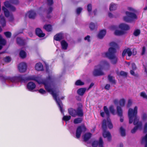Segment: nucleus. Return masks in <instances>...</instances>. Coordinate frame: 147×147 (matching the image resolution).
<instances>
[{"label": "nucleus", "instance_id": "nucleus-4", "mask_svg": "<svg viewBox=\"0 0 147 147\" xmlns=\"http://www.w3.org/2000/svg\"><path fill=\"white\" fill-rule=\"evenodd\" d=\"M125 13L126 16L123 17V19L124 21L127 22H131L137 18L136 14L134 13L126 11Z\"/></svg>", "mask_w": 147, "mask_h": 147}, {"label": "nucleus", "instance_id": "nucleus-50", "mask_svg": "<svg viewBox=\"0 0 147 147\" xmlns=\"http://www.w3.org/2000/svg\"><path fill=\"white\" fill-rule=\"evenodd\" d=\"M108 120V126L109 129H111L113 128V125L112 124L110 119Z\"/></svg>", "mask_w": 147, "mask_h": 147}, {"label": "nucleus", "instance_id": "nucleus-52", "mask_svg": "<svg viewBox=\"0 0 147 147\" xmlns=\"http://www.w3.org/2000/svg\"><path fill=\"white\" fill-rule=\"evenodd\" d=\"M4 3L5 6L8 8H9V7H10L11 5L9 2L8 1H5Z\"/></svg>", "mask_w": 147, "mask_h": 147}, {"label": "nucleus", "instance_id": "nucleus-19", "mask_svg": "<svg viewBox=\"0 0 147 147\" xmlns=\"http://www.w3.org/2000/svg\"><path fill=\"white\" fill-rule=\"evenodd\" d=\"M127 53L129 57L131 56L132 54V52L131 49L129 48L125 49L123 51L122 53V56L124 57L125 54Z\"/></svg>", "mask_w": 147, "mask_h": 147}, {"label": "nucleus", "instance_id": "nucleus-1", "mask_svg": "<svg viewBox=\"0 0 147 147\" xmlns=\"http://www.w3.org/2000/svg\"><path fill=\"white\" fill-rule=\"evenodd\" d=\"M25 75H20L17 76L18 82H22L28 80H34L36 82L39 84H42L44 85L46 90L48 92H50L55 100L57 105L62 113H63V105L62 102L60 99L57 98V95L55 93L51 88V85L55 84V78L51 76H49L45 79L40 80L37 78L32 76L25 77Z\"/></svg>", "mask_w": 147, "mask_h": 147}, {"label": "nucleus", "instance_id": "nucleus-38", "mask_svg": "<svg viewBox=\"0 0 147 147\" xmlns=\"http://www.w3.org/2000/svg\"><path fill=\"white\" fill-rule=\"evenodd\" d=\"M109 109L110 112L113 115H114L115 114V110L114 109L113 105H111L109 108Z\"/></svg>", "mask_w": 147, "mask_h": 147}, {"label": "nucleus", "instance_id": "nucleus-31", "mask_svg": "<svg viewBox=\"0 0 147 147\" xmlns=\"http://www.w3.org/2000/svg\"><path fill=\"white\" fill-rule=\"evenodd\" d=\"M2 9L3 11L5 16L6 17H8L9 16V12L8 9L4 6H3Z\"/></svg>", "mask_w": 147, "mask_h": 147}, {"label": "nucleus", "instance_id": "nucleus-13", "mask_svg": "<svg viewBox=\"0 0 147 147\" xmlns=\"http://www.w3.org/2000/svg\"><path fill=\"white\" fill-rule=\"evenodd\" d=\"M36 34L40 38L44 37L45 34L43 33L42 30L39 28H37L35 30Z\"/></svg>", "mask_w": 147, "mask_h": 147}, {"label": "nucleus", "instance_id": "nucleus-32", "mask_svg": "<svg viewBox=\"0 0 147 147\" xmlns=\"http://www.w3.org/2000/svg\"><path fill=\"white\" fill-rule=\"evenodd\" d=\"M43 28L48 32L51 31L52 30V26L50 24L45 25L43 27Z\"/></svg>", "mask_w": 147, "mask_h": 147}, {"label": "nucleus", "instance_id": "nucleus-55", "mask_svg": "<svg viewBox=\"0 0 147 147\" xmlns=\"http://www.w3.org/2000/svg\"><path fill=\"white\" fill-rule=\"evenodd\" d=\"M53 10V7L51 6L47 10V13L50 14L52 13Z\"/></svg>", "mask_w": 147, "mask_h": 147}, {"label": "nucleus", "instance_id": "nucleus-15", "mask_svg": "<svg viewBox=\"0 0 147 147\" xmlns=\"http://www.w3.org/2000/svg\"><path fill=\"white\" fill-rule=\"evenodd\" d=\"M25 40L19 37L16 38V43L19 46H24L25 45Z\"/></svg>", "mask_w": 147, "mask_h": 147}, {"label": "nucleus", "instance_id": "nucleus-48", "mask_svg": "<svg viewBox=\"0 0 147 147\" xmlns=\"http://www.w3.org/2000/svg\"><path fill=\"white\" fill-rule=\"evenodd\" d=\"M142 120L143 121H146L147 120V114L146 113H143L141 117Z\"/></svg>", "mask_w": 147, "mask_h": 147}, {"label": "nucleus", "instance_id": "nucleus-56", "mask_svg": "<svg viewBox=\"0 0 147 147\" xmlns=\"http://www.w3.org/2000/svg\"><path fill=\"white\" fill-rule=\"evenodd\" d=\"M82 9L80 7H78L76 9V13L77 14H80L81 12Z\"/></svg>", "mask_w": 147, "mask_h": 147}, {"label": "nucleus", "instance_id": "nucleus-54", "mask_svg": "<svg viewBox=\"0 0 147 147\" xmlns=\"http://www.w3.org/2000/svg\"><path fill=\"white\" fill-rule=\"evenodd\" d=\"M143 132L144 133H147V122L145 123L144 125Z\"/></svg>", "mask_w": 147, "mask_h": 147}, {"label": "nucleus", "instance_id": "nucleus-34", "mask_svg": "<svg viewBox=\"0 0 147 147\" xmlns=\"http://www.w3.org/2000/svg\"><path fill=\"white\" fill-rule=\"evenodd\" d=\"M8 79L7 80H9L12 82H18L17 76H14L12 77H7Z\"/></svg>", "mask_w": 147, "mask_h": 147}, {"label": "nucleus", "instance_id": "nucleus-61", "mask_svg": "<svg viewBox=\"0 0 147 147\" xmlns=\"http://www.w3.org/2000/svg\"><path fill=\"white\" fill-rule=\"evenodd\" d=\"M131 65H132V70H136L137 69V67L136 66V65L134 63H132L131 64Z\"/></svg>", "mask_w": 147, "mask_h": 147}, {"label": "nucleus", "instance_id": "nucleus-27", "mask_svg": "<svg viewBox=\"0 0 147 147\" xmlns=\"http://www.w3.org/2000/svg\"><path fill=\"white\" fill-rule=\"evenodd\" d=\"M86 89L85 88H81L79 89L77 91V93L78 95L81 96L84 95Z\"/></svg>", "mask_w": 147, "mask_h": 147}, {"label": "nucleus", "instance_id": "nucleus-64", "mask_svg": "<svg viewBox=\"0 0 147 147\" xmlns=\"http://www.w3.org/2000/svg\"><path fill=\"white\" fill-rule=\"evenodd\" d=\"M90 36L89 35H87L84 38V39L85 40H87L88 42H89L90 41Z\"/></svg>", "mask_w": 147, "mask_h": 147}, {"label": "nucleus", "instance_id": "nucleus-47", "mask_svg": "<svg viewBox=\"0 0 147 147\" xmlns=\"http://www.w3.org/2000/svg\"><path fill=\"white\" fill-rule=\"evenodd\" d=\"M140 30L139 29H137L134 31L133 34L136 36H137L140 34Z\"/></svg>", "mask_w": 147, "mask_h": 147}, {"label": "nucleus", "instance_id": "nucleus-41", "mask_svg": "<svg viewBox=\"0 0 147 147\" xmlns=\"http://www.w3.org/2000/svg\"><path fill=\"white\" fill-rule=\"evenodd\" d=\"M84 82H82L80 80H78L75 82V84L76 86H82L84 84Z\"/></svg>", "mask_w": 147, "mask_h": 147}, {"label": "nucleus", "instance_id": "nucleus-3", "mask_svg": "<svg viewBox=\"0 0 147 147\" xmlns=\"http://www.w3.org/2000/svg\"><path fill=\"white\" fill-rule=\"evenodd\" d=\"M109 45L112 47L109 48L108 51L105 53V55L106 57L112 60L111 63L112 64H116L118 61V58L115 55V54L117 51L116 49L114 48L116 47L117 45L114 42H110Z\"/></svg>", "mask_w": 147, "mask_h": 147}, {"label": "nucleus", "instance_id": "nucleus-51", "mask_svg": "<svg viewBox=\"0 0 147 147\" xmlns=\"http://www.w3.org/2000/svg\"><path fill=\"white\" fill-rule=\"evenodd\" d=\"M10 2L15 5H18L19 3V2L18 0H9Z\"/></svg>", "mask_w": 147, "mask_h": 147}, {"label": "nucleus", "instance_id": "nucleus-14", "mask_svg": "<svg viewBox=\"0 0 147 147\" xmlns=\"http://www.w3.org/2000/svg\"><path fill=\"white\" fill-rule=\"evenodd\" d=\"M103 109L104 112H100V115L102 117H104L105 116V113L107 117V119L109 118L110 116V114L109 110L106 106H105L103 107Z\"/></svg>", "mask_w": 147, "mask_h": 147}, {"label": "nucleus", "instance_id": "nucleus-5", "mask_svg": "<svg viewBox=\"0 0 147 147\" xmlns=\"http://www.w3.org/2000/svg\"><path fill=\"white\" fill-rule=\"evenodd\" d=\"M102 128L103 129L102 135L104 138H107L108 140L110 141L111 139V136L110 133L109 131H107V126L106 121L104 119L102 121Z\"/></svg>", "mask_w": 147, "mask_h": 147}, {"label": "nucleus", "instance_id": "nucleus-57", "mask_svg": "<svg viewBox=\"0 0 147 147\" xmlns=\"http://www.w3.org/2000/svg\"><path fill=\"white\" fill-rule=\"evenodd\" d=\"M47 4L49 6H51L53 5V0H47Z\"/></svg>", "mask_w": 147, "mask_h": 147}, {"label": "nucleus", "instance_id": "nucleus-42", "mask_svg": "<svg viewBox=\"0 0 147 147\" xmlns=\"http://www.w3.org/2000/svg\"><path fill=\"white\" fill-rule=\"evenodd\" d=\"M4 34L6 38H9L11 37V32L9 31L5 32Z\"/></svg>", "mask_w": 147, "mask_h": 147}, {"label": "nucleus", "instance_id": "nucleus-16", "mask_svg": "<svg viewBox=\"0 0 147 147\" xmlns=\"http://www.w3.org/2000/svg\"><path fill=\"white\" fill-rule=\"evenodd\" d=\"M28 14V16L29 18L34 19L36 16V13L33 10H31L26 14V16L27 14Z\"/></svg>", "mask_w": 147, "mask_h": 147}, {"label": "nucleus", "instance_id": "nucleus-23", "mask_svg": "<svg viewBox=\"0 0 147 147\" xmlns=\"http://www.w3.org/2000/svg\"><path fill=\"white\" fill-rule=\"evenodd\" d=\"M6 43V40L3 38L0 35V50L2 48V46L5 45Z\"/></svg>", "mask_w": 147, "mask_h": 147}, {"label": "nucleus", "instance_id": "nucleus-35", "mask_svg": "<svg viewBox=\"0 0 147 147\" xmlns=\"http://www.w3.org/2000/svg\"><path fill=\"white\" fill-rule=\"evenodd\" d=\"M117 7L116 4L112 3L110 5L109 9L110 11L115 10Z\"/></svg>", "mask_w": 147, "mask_h": 147}, {"label": "nucleus", "instance_id": "nucleus-39", "mask_svg": "<svg viewBox=\"0 0 147 147\" xmlns=\"http://www.w3.org/2000/svg\"><path fill=\"white\" fill-rule=\"evenodd\" d=\"M89 28L91 30H93L97 28V26L94 23L91 22L90 24Z\"/></svg>", "mask_w": 147, "mask_h": 147}, {"label": "nucleus", "instance_id": "nucleus-63", "mask_svg": "<svg viewBox=\"0 0 147 147\" xmlns=\"http://www.w3.org/2000/svg\"><path fill=\"white\" fill-rule=\"evenodd\" d=\"M10 9L12 11H14L16 10V8L15 7L11 5V7H9Z\"/></svg>", "mask_w": 147, "mask_h": 147}, {"label": "nucleus", "instance_id": "nucleus-53", "mask_svg": "<svg viewBox=\"0 0 147 147\" xmlns=\"http://www.w3.org/2000/svg\"><path fill=\"white\" fill-rule=\"evenodd\" d=\"M87 10L89 12H91L92 10V7L91 4L90 3L88 4L87 6Z\"/></svg>", "mask_w": 147, "mask_h": 147}, {"label": "nucleus", "instance_id": "nucleus-59", "mask_svg": "<svg viewBox=\"0 0 147 147\" xmlns=\"http://www.w3.org/2000/svg\"><path fill=\"white\" fill-rule=\"evenodd\" d=\"M38 92L39 93L42 94H45L46 92L45 90L42 88H40L38 90Z\"/></svg>", "mask_w": 147, "mask_h": 147}, {"label": "nucleus", "instance_id": "nucleus-18", "mask_svg": "<svg viewBox=\"0 0 147 147\" xmlns=\"http://www.w3.org/2000/svg\"><path fill=\"white\" fill-rule=\"evenodd\" d=\"M69 114L73 117H76V110L73 108H70L68 109Z\"/></svg>", "mask_w": 147, "mask_h": 147}, {"label": "nucleus", "instance_id": "nucleus-29", "mask_svg": "<svg viewBox=\"0 0 147 147\" xmlns=\"http://www.w3.org/2000/svg\"><path fill=\"white\" fill-rule=\"evenodd\" d=\"M61 45L62 49L63 50H66L68 47V44L64 40H62L61 42Z\"/></svg>", "mask_w": 147, "mask_h": 147}, {"label": "nucleus", "instance_id": "nucleus-60", "mask_svg": "<svg viewBox=\"0 0 147 147\" xmlns=\"http://www.w3.org/2000/svg\"><path fill=\"white\" fill-rule=\"evenodd\" d=\"M0 78L2 81H5L8 79L7 76H4L1 75H0Z\"/></svg>", "mask_w": 147, "mask_h": 147}, {"label": "nucleus", "instance_id": "nucleus-37", "mask_svg": "<svg viewBox=\"0 0 147 147\" xmlns=\"http://www.w3.org/2000/svg\"><path fill=\"white\" fill-rule=\"evenodd\" d=\"M83 119L81 118H77L75 119L74 121V122L75 124H76L81 123L82 122Z\"/></svg>", "mask_w": 147, "mask_h": 147}, {"label": "nucleus", "instance_id": "nucleus-12", "mask_svg": "<svg viewBox=\"0 0 147 147\" xmlns=\"http://www.w3.org/2000/svg\"><path fill=\"white\" fill-rule=\"evenodd\" d=\"M119 28L121 30L125 32L130 29L129 26L128 25L123 23L120 24L119 26Z\"/></svg>", "mask_w": 147, "mask_h": 147}, {"label": "nucleus", "instance_id": "nucleus-49", "mask_svg": "<svg viewBox=\"0 0 147 147\" xmlns=\"http://www.w3.org/2000/svg\"><path fill=\"white\" fill-rule=\"evenodd\" d=\"M140 96L144 98L147 99V95L144 92H142L140 93Z\"/></svg>", "mask_w": 147, "mask_h": 147}, {"label": "nucleus", "instance_id": "nucleus-25", "mask_svg": "<svg viewBox=\"0 0 147 147\" xmlns=\"http://www.w3.org/2000/svg\"><path fill=\"white\" fill-rule=\"evenodd\" d=\"M126 32L125 31L122 30H115L114 34L115 35L118 36H121L125 34Z\"/></svg>", "mask_w": 147, "mask_h": 147}, {"label": "nucleus", "instance_id": "nucleus-45", "mask_svg": "<svg viewBox=\"0 0 147 147\" xmlns=\"http://www.w3.org/2000/svg\"><path fill=\"white\" fill-rule=\"evenodd\" d=\"M71 117L70 115H64L62 119L63 120L66 121L69 120L71 119Z\"/></svg>", "mask_w": 147, "mask_h": 147}, {"label": "nucleus", "instance_id": "nucleus-8", "mask_svg": "<svg viewBox=\"0 0 147 147\" xmlns=\"http://www.w3.org/2000/svg\"><path fill=\"white\" fill-rule=\"evenodd\" d=\"M103 142L101 137H100L99 141H94L92 143V146L93 147H97L98 146L99 147H104L103 146Z\"/></svg>", "mask_w": 147, "mask_h": 147}, {"label": "nucleus", "instance_id": "nucleus-36", "mask_svg": "<svg viewBox=\"0 0 147 147\" xmlns=\"http://www.w3.org/2000/svg\"><path fill=\"white\" fill-rule=\"evenodd\" d=\"M120 131L121 135L122 136H125L126 135L125 130L122 127H121L120 128Z\"/></svg>", "mask_w": 147, "mask_h": 147}, {"label": "nucleus", "instance_id": "nucleus-28", "mask_svg": "<svg viewBox=\"0 0 147 147\" xmlns=\"http://www.w3.org/2000/svg\"><path fill=\"white\" fill-rule=\"evenodd\" d=\"M108 79L109 82L111 84H115L116 81L113 77L110 75H109L108 76Z\"/></svg>", "mask_w": 147, "mask_h": 147}, {"label": "nucleus", "instance_id": "nucleus-2", "mask_svg": "<svg viewBox=\"0 0 147 147\" xmlns=\"http://www.w3.org/2000/svg\"><path fill=\"white\" fill-rule=\"evenodd\" d=\"M138 107L135 106L134 109L129 108L128 111V116L129 118V123H133L135 126L131 130V132L134 134L136 132L138 128H141L142 126V122L139 121V118L137 116Z\"/></svg>", "mask_w": 147, "mask_h": 147}, {"label": "nucleus", "instance_id": "nucleus-46", "mask_svg": "<svg viewBox=\"0 0 147 147\" xmlns=\"http://www.w3.org/2000/svg\"><path fill=\"white\" fill-rule=\"evenodd\" d=\"M4 61L6 63H9L11 60V58L9 56H7L3 59Z\"/></svg>", "mask_w": 147, "mask_h": 147}, {"label": "nucleus", "instance_id": "nucleus-30", "mask_svg": "<svg viewBox=\"0 0 147 147\" xmlns=\"http://www.w3.org/2000/svg\"><path fill=\"white\" fill-rule=\"evenodd\" d=\"M145 143V147H147V133L144 137H142L141 141V144Z\"/></svg>", "mask_w": 147, "mask_h": 147}, {"label": "nucleus", "instance_id": "nucleus-44", "mask_svg": "<svg viewBox=\"0 0 147 147\" xmlns=\"http://www.w3.org/2000/svg\"><path fill=\"white\" fill-rule=\"evenodd\" d=\"M102 63L104 67H106L107 68H109L110 67V65L109 63L106 61H102Z\"/></svg>", "mask_w": 147, "mask_h": 147}, {"label": "nucleus", "instance_id": "nucleus-6", "mask_svg": "<svg viewBox=\"0 0 147 147\" xmlns=\"http://www.w3.org/2000/svg\"><path fill=\"white\" fill-rule=\"evenodd\" d=\"M87 128L85 125L83 124L78 126L76 129V137L77 138H79L80 137L82 132H85Z\"/></svg>", "mask_w": 147, "mask_h": 147}, {"label": "nucleus", "instance_id": "nucleus-11", "mask_svg": "<svg viewBox=\"0 0 147 147\" xmlns=\"http://www.w3.org/2000/svg\"><path fill=\"white\" fill-rule=\"evenodd\" d=\"M82 106L81 105L80 107H78L76 110V116L80 117H82L84 115L83 110L82 108Z\"/></svg>", "mask_w": 147, "mask_h": 147}, {"label": "nucleus", "instance_id": "nucleus-26", "mask_svg": "<svg viewBox=\"0 0 147 147\" xmlns=\"http://www.w3.org/2000/svg\"><path fill=\"white\" fill-rule=\"evenodd\" d=\"M0 23L3 27H4L6 25V22L5 19L3 16L1 15L0 16Z\"/></svg>", "mask_w": 147, "mask_h": 147}, {"label": "nucleus", "instance_id": "nucleus-17", "mask_svg": "<svg viewBox=\"0 0 147 147\" xmlns=\"http://www.w3.org/2000/svg\"><path fill=\"white\" fill-rule=\"evenodd\" d=\"M92 134L90 132L85 134L83 136L84 141L86 142L91 137Z\"/></svg>", "mask_w": 147, "mask_h": 147}, {"label": "nucleus", "instance_id": "nucleus-43", "mask_svg": "<svg viewBox=\"0 0 147 147\" xmlns=\"http://www.w3.org/2000/svg\"><path fill=\"white\" fill-rule=\"evenodd\" d=\"M125 100L124 99L122 98L120 99L119 101V104L120 106L122 107L125 106Z\"/></svg>", "mask_w": 147, "mask_h": 147}, {"label": "nucleus", "instance_id": "nucleus-58", "mask_svg": "<svg viewBox=\"0 0 147 147\" xmlns=\"http://www.w3.org/2000/svg\"><path fill=\"white\" fill-rule=\"evenodd\" d=\"M132 103V101L131 99H129L128 100V103L127 105V108L129 107L131 105Z\"/></svg>", "mask_w": 147, "mask_h": 147}, {"label": "nucleus", "instance_id": "nucleus-24", "mask_svg": "<svg viewBox=\"0 0 147 147\" xmlns=\"http://www.w3.org/2000/svg\"><path fill=\"white\" fill-rule=\"evenodd\" d=\"M35 68L38 71H42L43 70V65L40 63H38L36 64Z\"/></svg>", "mask_w": 147, "mask_h": 147}, {"label": "nucleus", "instance_id": "nucleus-62", "mask_svg": "<svg viewBox=\"0 0 147 147\" xmlns=\"http://www.w3.org/2000/svg\"><path fill=\"white\" fill-rule=\"evenodd\" d=\"M111 86L109 84H107L106 85L105 87V89L106 90H109Z\"/></svg>", "mask_w": 147, "mask_h": 147}, {"label": "nucleus", "instance_id": "nucleus-20", "mask_svg": "<svg viewBox=\"0 0 147 147\" xmlns=\"http://www.w3.org/2000/svg\"><path fill=\"white\" fill-rule=\"evenodd\" d=\"M35 84L32 82H28L27 85V88L29 90L31 91L33 90L36 87Z\"/></svg>", "mask_w": 147, "mask_h": 147}, {"label": "nucleus", "instance_id": "nucleus-9", "mask_svg": "<svg viewBox=\"0 0 147 147\" xmlns=\"http://www.w3.org/2000/svg\"><path fill=\"white\" fill-rule=\"evenodd\" d=\"M117 113L118 116L120 117V121L121 122L123 121V110L121 107L119 106H117L116 108Z\"/></svg>", "mask_w": 147, "mask_h": 147}, {"label": "nucleus", "instance_id": "nucleus-21", "mask_svg": "<svg viewBox=\"0 0 147 147\" xmlns=\"http://www.w3.org/2000/svg\"><path fill=\"white\" fill-rule=\"evenodd\" d=\"M63 38V34L59 33L56 34L54 37V39L57 41H60Z\"/></svg>", "mask_w": 147, "mask_h": 147}, {"label": "nucleus", "instance_id": "nucleus-22", "mask_svg": "<svg viewBox=\"0 0 147 147\" xmlns=\"http://www.w3.org/2000/svg\"><path fill=\"white\" fill-rule=\"evenodd\" d=\"M106 33V31L105 30H101L98 35V37L100 39L102 38L105 35Z\"/></svg>", "mask_w": 147, "mask_h": 147}, {"label": "nucleus", "instance_id": "nucleus-7", "mask_svg": "<svg viewBox=\"0 0 147 147\" xmlns=\"http://www.w3.org/2000/svg\"><path fill=\"white\" fill-rule=\"evenodd\" d=\"M96 68L98 67V69L95 68L94 69L93 72V74L94 76H102L104 75V73L101 71L102 66L99 65L95 66Z\"/></svg>", "mask_w": 147, "mask_h": 147}, {"label": "nucleus", "instance_id": "nucleus-10", "mask_svg": "<svg viewBox=\"0 0 147 147\" xmlns=\"http://www.w3.org/2000/svg\"><path fill=\"white\" fill-rule=\"evenodd\" d=\"M18 68L19 71L21 72H25L27 68V65L24 63H20L18 66Z\"/></svg>", "mask_w": 147, "mask_h": 147}, {"label": "nucleus", "instance_id": "nucleus-33", "mask_svg": "<svg viewBox=\"0 0 147 147\" xmlns=\"http://www.w3.org/2000/svg\"><path fill=\"white\" fill-rule=\"evenodd\" d=\"M19 55L21 58L24 59L26 57V53L24 51L21 50L19 53Z\"/></svg>", "mask_w": 147, "mask_h": 147}, {"label": "nucleus", "instance_id": "nucleus-40", "mask_svg": "<svg viewBox=\"0 0 147 147\" xmlns=\"http://www.w3.org/2000/svg\"><path fill=\"white\" fill-rule=\"evenodd\" d=\"M117 75L118 76H122L126 77L127 76V73L123 71H121L119 74L118 73H117Z\"/></svg>", "mask_w": 147, "mask_h": 147}]
</instances>
